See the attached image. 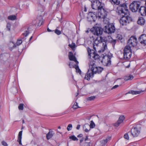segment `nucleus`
<instances>
[{
  "label": "nucleus",
  "mask_w": 146,
  "mask_h": 146,
  "mask_svg": "<svg viewBox=\"0 0 146 146\" xmlns=\"http://www.w3.org/2000/svg\"><path fill=\"white\" fill-rule=\"evenodd\" d=\"M133 78V76L131 75H130L129 76L126 77L125 79V80H131Z\"/></svg>",
  "instance_id": "obj_31"
},
{
  "label": "nucleus",
  "mask_w": 146,
  "mask_h": 146,
  "mask_svg": "<svg viewBox=\"0 0 146 146\" xmlns=\"http://www.w3.org/2000/svg\"><path fill=\"white\" fill-rule=\"evenodd\" d=\"M124 119V117L123 116H120L117 122L113 124L114 126L116 127H118L121 123L123 122Z\"/></svg>",
  "instance_id": "obj_14"
},
{
  "label": "nucleus",
  "mask_w": 146,
  "mask_h": 146,
  "mask_svg": "<svg viewBox=\"0 0 146 146\" xmlns=\"http://www.w3.org/2000/svg\"><path fill=\"white\" fill-rule=\"evenodd\" d=\"M54 134V132L52 131H50L46 135V138L48 140L51 138Z\"/></svg>",
  "instance_id": "obj_19"
},
{
  "label": "nucleus",
  "mask_w": 146,
  "mask_h": 146,
  "mask_svg": "<svg viewBox=\"0 0 146 146\" xmlns=\"http://www.w3.org/2000/svg\"><path fill=\"white\" fill-rule=\"evenodd\" d=\"M22 41L21 39H18L16 42V44L17 45H19L22 43Z\"/></svg>",
  "instance_id": "obj_39"
},
{
  "label": "nucleus",
  "mask_w": 146,
  "mask_h": 146,
  "mask_svg": "<svg viewBox=\"0 0 146 146\" xmlns=\"http://www.w3.org/2000/svg\"><path fill=\"white\" fill-rule=\"evenodd\" d=\"M111 137H108L106 139L103 140L101 141L102 143V145H104L105 144L110 140Z\"/></svg>",
  "instance_id": "obj_26"
},
{
  "label": "nucleus",
  "mask_w": 146,
  "mask_h": 146,
  "mask_svg": "<svg viewBox=\"0 0 146 146\" xmlns=\"http://www.w3.org/2000/svg\"><path fill=\"white\" fill-rule=\"evenodd\" d=\"M69 138L70 139L74 141H77L78 140V139L77 138V137L74 135H72L71 136H70L69 137Z\"/></svg>",
  "instance_id": "obj_34"
},
{
  "label": "nucleus",
  "mask_w": 146,
  "mask_h": 146,
  "mask_svg": "<svg viewBox=\"0 0 146 146\" xmlns=\"http://www.w3.org/2000/svg\"><path fill=\"white\" fill-rule=\"evenodd\" d=\"M11 27V25L9 23H7V26L6 28L8 29L9 31H10V30Z\"/></svg>",
  "instance_id": "obj_40"
},
{
  "label": "nucleus",
  "mask_w": 146,
  "mask_h": 146,
  "mask_svg": "<svg viewBox=\"0 0 146 146\" xmlns=\"http://www.w3.org/2000/svg\"><path fill=\"white\" fill-rule=\"evenodd\" d=\"M118 86H119L118 85H115L111 89L112 90L113 89H115L116 88H117Z\"/></svg>",
  "instance_id": "obj_46"
},
{
  "label": "nucleus",
  "mask_w": 146,
  "mask_h": 146,
  "mask_svg": "<svg viewBox=\"0 0 146 146\" xmlns=\"http://www.w3.org/2000/svg\"><path fill=\"white\" fill-rule=\"evenodd\" d=\"M89 67L91 71L93 72L94 74L96 73H99L101 72L103 69L101 67H97L94 61H91L90 62L89 64Z\"/></svg>",
  "instance_id": "obj_4"
},
{
  "label": "nucleus",
  "mask_w": 146,
  "mask_h": 146,
  "mask_svg": "<svg viewBox=\"0 0 146 146\" xmlns=\"http://www.w3.org/2000/svg\"><path fill=\"white\" fill-rule=\"evenodd\" d=\"M113 56V55L111 53H110L107 56H104L101 62L104 63L106 66H109L111 64V59Z\"/></svg>",
  "instance_id": "obj_7"
},
{
  "label": "nucleus",
  "mask_w": 146,
  "mask_h": 146,
  "mask_svg": "<svg viewBox=\"0 0 146 146\" xmlns=\"http://www.w3.org/2000/svg\"><path fill=\"white\" fill-rule=\"evenodd\" d=\"M91 31L94 35L100 36L102 34L103 29L100 27H95L91 29Z\"/></svg>",
  "instance_id": "obj_8"
},
{
  "label": "nucleus",
  "mask_w": 146,
  "mask_h": 146,
  "mask_svg": "<svg viewBox=\"0 0 146 146\" xmlns=\"http://www.w3.org/2000/svg\"><path fill=\"white\" fill-rule=\"evenodd\" d=\"M137 39L135 37H130L128 41V46L134 47L136 46L137 44Z\"/></svg>",
  "instance_id": "obj_11"
},
{
  "label": "nucleus",
  "mask_w": 146,
  "mask_h": 146,
  "mask_svg": "<svg viewBox=\"0 0 146 146\" xmlns=\"http://www.w3.org/2000/svg\"><path fill=\"white\" fill-rule=\"evenodd\" d=\"M88 137L87 136H86V138H84V141H86L87 140H88Z\"/></svg>",
  "instance_id": "obj_51"
},
{
  "label": "nucleus",
  "mask_w": 146,
  "mask_h": 146,
  "mask_svg": "<svg viewBox=\"0 0 146 146\" xmlns=\"http://www.w3.org/2000/svg\"><path fill=\"white\" fill-rule=\"evenodd\" d=\"M22 131H20L19 133L18 136L17 141L19 142V144L22 145L21 139L22 138Z\"/></svg>",
  "instance_id": "obj_20"
},
{
  "label": "nucleus",
  "mask_w": 146,
  "mask_h": 146,
  "mask_svg": "<svg viewBox=\"0 0 146 146\" xmlns=\"http://www.w3.org/2000/svg\"><path fill=\"white\" fill-rule=\"evenodd\" d=\"M78 64H76L74 65L73 67L75 68L77 72L78 73L80 74H81V71L80 69H79Z\"/></svg>",
  "instance_id": "obj_27"
},
{
  "label": "nucleus",
  "mask_w": 146,
  "mask_h": 146,
  "mask_svg": "<svg viewBox=\"0 0 146 146\" xmlns=\"http://www.w3.org/2000/svg\"><path fill=\"white\" fill-rule=\"evenodd\" d=\"M58 27H57L55 30H54V32L58 35H59L61 33V31L58 29Z\"/></svg>",
  "instance_id": "obj_30"
},
{
  "label": "nucleus",
  "mask_w": 146,
  "mask_h": 146,
  "mask_svg": "<svg viewBox=\"0 0 146 146\" xmlns=\"http://www.w3.org/2000/svg\"><path fill=\"white\" fill-rule=\"evenodd\" d=\"M83 141H84V138L82 137L80 141V143H81Z\"/></svg>",
  "instance_id": "obj_47"
},
{
  "label": "nucleus",
  "mask_w": 146,
  "mask_h": 146,
  "mask_svg": "<svg viewBox=\"0 0 146 146\" xmlns=\"http://www.w3.org/2000/svg\"><path fill=\"white\" fill-rule=\"evenodd\" d=\"M145 22V20L143 17H141L139 18L137 21L138 24L140 25H143Z\"/></svg>",
  "instance_id": "obj_23"
},
{
  "label": "nucleus",
  "mask_w": 146,
  "mask_h": 146,
  "mask_svg": "<svg viewBox=\"0 0 146 146\" xmlns=\"http://www.w3.org/2000/svg\"><path fill=\"white\" fill-rule=\"evenodd\" d=\"M78 108H79V107L78 106V103L77 102H75L74 104L72 106V108L74 109H76Z\"/></svg>",
  "instance_id": "obj_37"
},
{
  "label": "nucleus",
  "mask_w": 146,
  "mask_h": 146,
  "mask_svg": "<svg viewBox=\"0 0 146 146\" xmlns=\"http://www.w3.org/2000/svg\"><path fill=\"white\" fill-rule=\"evenodd\" d=\"M118 39L121 40V42H123L124 40V39L122 37H119Z\"/></svg>",
  "instance_id": "obj_43"
},
{
  "label": "nucleus",
  "mask_w": 146,
  "mask_h": 146,
  "mask_svg": "<svg viewBox=\"0 0 146 146\" xmlns=\"http://www.w3.org/2000/svg\"><path fill=\"white\" fill-rule=\"evenodd\" d=\"M124 138L127 140H128L129 139V135L127 133H126L124 134Z\"/></svg>",
  "instance_id": "obj_41"
},
{
  "label": "nucleus",
  "mask_w": 146,
  "mask_h": 146,
  "mask_svg": "<svg viewBox=\"0 0 146 146\" xmlns=\"http://www.w3.org/2000/svg\"><path fill=\"white\" fill-rule=\"evenodd\" d=\"M131 52V47L127 45L125 48L124 49V54L125 53Z\"/></svg>",
  "instance_id": "obj_22"
},
{
  "label": "nucleus",
  "mask_w": 146,
  "mask_h": 146,
  "mask_svg": "<svg viewBox=\"0 0 146 146\" xmlns=\"http://www.w3.org/2000/svg\"><path fill=\"white\" fill-rule=\"evenodd\" d=\"M141 129L140 127L136 126L133 128L131 130V136L133 137H138L140 133Z\"/></svg>",
  "instance_id": "obj_10"
},
{
  "label": "nucleus",
  "mask_w": 146,
  "mask_h": 146,
  "mask_svg": "<svg viewBox=\"0 0 146 146\" xmlns=\"http://www.w3.org/2000/svg\"><path fill=\"white\" fill-rule=\"evenodd\" d=\"M145 5L146 6V0L145 1Z\"/></svg>",
  "instance_id": "obj_60"
},
{
  "label": "nucleus",
  "mask_w": 146,
  "mask_h": 146,
  "mask_svg": "<svg viewBox=\"0 0 146 146\" xmlns=\"http://www.w3.org/2000/svg\"><path fill=\"white\" fill-rule=\"evenodd\" d=\"M69 46L70 48H72L74 47L75 46V44H74L73 45H72V44H69Z\"/></svg>",
  "instance_id": "obj_45"
},
{
  "label": "nucleus",
  "mask_w": 146,
  "mask_h": 146,
  "mask_svg": "<svg viewBox=\"0 0 146 146\" xmlns=\"http://www.w3.org/2000/svg\"><path fill=\"white\" fill-rule=\"evenodd\" d=\"M47 30L49 32H51L54 31V30L52 31L50 29H49L48 28H47Z\"/></svg>",
  "instance_id": "obj_50"
},
{
  "label": "nucleus",
  "mask_w": 146,
  "mask_h": 146,
  "mask_svg": "<svg viewBox=\"0 0 146 146\" xmlns=\"http://www.w3.org/2000/svg\"><path fill=\"white\" fill-rule=\"evenodd\" d=\"M94 73L89 68L88 69V71L85 75V79L88 80H90V78H92L93 77Z\"/></svg>",
  "instance_id": "obj_12"
},
{
  "label": "nucleus",
  "mask_w": 146,
  "mask_h": 146,
  "mask_svg": "<svg viewBox=\"0 0 146 146\" xmlns=\"http://www.w3.org/2000/svg\"><path fill=\"white\" fill-rule=\"evenodd\" d=\"M107 37H96L93 43V48L95 50H96L95 46H97L99 43H103V49L102 51L104 52L107 49V44L108 42Z\"/></svg>",
  "instance_id": "obj_3"
},
{
  "label": "nucleus",
  "mask_w": 146,
  "mask_h": 146,
  "mask_svg": "<svg viewBox=\"0 0 146 146\" xmlns=\"http://www.w3.org/2000/svg\"><path fill=\"white\" fill-rule=\"evenodd\" d=\"M99 12L95 14L94 13L92 12H89L87 16L88 20L89 21L94 22L96 19H104V21L105 22V19L106 16H105L104 17H100L98 16L99 15Z\"/></svg>",
  "instance_id": "obj_5"
},
{
  "label": "nucleus",
  "mask_w": 146,
  "mask_h": 146,
  "mask_svg": "<svg viewBox=\"0 0 146 146\" xmlns=\"http://www.w3.org/2000/svg\"><path fill=\"white\" fill-rule=\"evenodd\" d=\"M131 56V52L125 53L124 54V58L126 59H129L130 58Z\"/></svg>",
  "instance_id": "obj_24"
},
{
  "label": "nucleus",
  "mask_w": 146,
  "mask_h": 146,
  "mask_svg": "<svg viewBox=\"0 0 146 146\" xmlns=\"http://www.w3.org/2000/svg\"><path fill=\"white\" fill-rule=\"evenodd\" d=\"M92 7L93 9L98 10L99 12L98 16L104 17L107 15V12L104 8V4L99 1L95 0L92 2Z\"/></svg>",
  "instance_id": "obj_2"
},
{
  "label": "nucleus",
  "mask_w": 146,
  "mask_h": 146,
  "mask_svg": "<svg viewBox=\"0 0 146 146\" xmlns=\"http://www.w3.org/2000/svg\"><path fill=\"white\" fill-rule=\"evenodd\" d=\"M45 0H44V1Z\"/></svg>",
  "instance_id": "obj_63"
},
{
  "label": "nucleus",
  "mask_w": 146,
  "mask_h": 146,
  "mask_svg": "<svg viewBox=\"0 0 146 146\" xmlns=\"http://www.w3.org/2000/svg\"><path fill=\"white\" fill-rule=\"evenodd\" d=\"M104 22L105 23H107L108 24L105 26V32L108 34L113 33L115 31V28L113 23H109L108 21Z\"/></svg>",
  "instance_id": "obj_6"
},
{
  "label": "nucleus",
  "mask_w": 146,
  "mask_h": 146,
  "mask_svg": "<svg viewBox=\"0 0 146 146\" xmlns=\"http://www.w3.org/2000/svg\"><path fill=\"white\" fill-rule=\"evenodd\" d=\"M68 57L69 60L74 61L77 64H78V62L77 60L75 57L74 56L73 53L71 52H69Z\"/></svg>",
  "instance_id": "obj_13"
},
{
  "label": "nucleus",
  "mask_w": 146,
  "mask_h": 146,
  "mask_svg": "<svg viewBox=\"0 0 146 146\" xmlns=\"http://www.w3.org/2000/svg\"><path fill=\"white\" fill-rule=\"evenodd\" d=\"M139 12L142 16H146V6L141 7L139 9Z\"/></svg>",
  "instance_id": "obj_15"
},
{
  "label": "nucleus",
  "mask_w": 146,
  "mask_h": 146,
  "mask_svg": "<svg viewBox=\"0 0 146 146\" xmlns=\"http://www.w3.org/2000/svg\"><path fill=\"white\" fill-rule=\"evenodd\" d=\"M89 125L88 124H85L83 126V129L84 131L86 132H88L90 130V128L89 127V129H88L87 127H89Z\"/></svg>",
  "instance_id": "obj_25"
},
{
  "label": "nucleus",
  "mask_w": 146,
  "mask_h": 146,
  "mask_svg": "<svg viewBox=\"0 0 146 146\" xmlns=\"http://www.w3.org/2000/svg\"><path fill=\"white\" fill-rule=\"evenodd\" d=\"M24 105L23 104H20L18 106L19 109V110H23V109Z\"/></svg>",
  "instance_id": "obj_38"
},
{
  "label": "nucleus",
  "mask_w": 146,
  "mask_h": 146,
  "mask_svg": "<svg viewBox=\"0 0 146 146\" xmlns=\"http://www.w3.org/2000/svg\"><path fill=\"white\" fill-rule=\"evenodd\" d=\"M89 55L90 56V58H94L95 60L98 59L99 58V55L97 53H95V52H93L92 53H89Z\"/></svg>",
  "instance_id": "obj_17"
},
{
  "label": "nucleus",
  "mask_w": 146,
  "mask_h": 146,
  "mask_svg": "<svg viewBox=\"0 0 146 146\" xmlns=\"http://www.w3.org/2000/svg\"><path fill=\"white\" fill-rule=\"evenodd\" d=\"M96 97L95 96H91L88 97L87 98V100L89 101H91L94 100Z\"/></svg>",
  "instance_id": "obj_35"
},
{
  "label": "nucleus",
  "mask_w": 146,
  "mask_h": 146,
  "mask_svg": "<svg viewBox=\"0 0 146 146\" xmlns=\"http://www.w3.org/2000/svg\"><path fill=\"white\" fill-rule=\"evenodd\" d=\"M33 37H31L29 39V41L31 40L32 39Z\"/></svg>",
  "instance_id": "obj_57"
},
{
  "label": "nucleus",
  "mask_w": 146,
  "mask_h": 146,
  "mask_svg": "<svg viewBox=\"0 0 146 146\" xmlns=\"http://www.w3.org/2000/svg\"><path fill=\"white\" fill-rule=\"evenodd\" d=\"M85 32L86 33H89V31L88 30H86V31H85Z\"/></svg>",
  "instance_id": "obj_53"
},
{
  "label": "nucleus",
  "mask_w": 146,
  "mask_h": 146,
  "mask_svg": "<svg viewBox=\"0 0 146 146\" xmlns=\"http://www.w3.org/2000/svg\"><path fill=\"white\" fill-rule=\"evenodd\" d=\"M83 136V135L82 134H80L77 136V137H81Z\"/></svg>",
  "instance_id": "obj_48"
},
{
  "label": "nucleus",
  "mask_w": 146,
  "mask_h": 146,
  "mask_svg": "<svg viewBox=\"0 0 146 146\" xmlns=\"http://www.w3.org/2000/svg\"><path fill=\"white\" fill-rule=\"evenodd\" d=\"M110 41H108V42H110L112 44L113 46V47L114 46L115 44V43H116V40L113 39L111 37H110ZM108 43V42H107V43Z\"/></svg>",
  "instance_id": "obj_28"
},
{
  "label": "nucleus",
  "mask_w": 146,
  "mask_h": 146,
  "mask_svg": "<svg viewBox=\"0 0 146 146\" xmlns=\"http://www.w3.org/2000/svg\"><path fill=\"white\" fill-rule=\"evenodd\" d=\"M31 31L29 28H28L27 30L25 31V32L23 33V35L24 36H31ZM33 35H31V36H32Z\"/></svg>",
  "instance_id": "obj_21"
},
{
  "label": "nucleus",
  "mask_w": 146,
  "mask_h": 146,
  "mask_svg": "<svg viewBox=\"0 0 146 146\" xmlns=\"http://www.w3.org/2000/svg\"><path fill=\"white\" fill-rule=\"evenodd\" d=\"M146 36V35H145V34H142V35H141V36H140L142 37V36Z\"/></svg>",
  "instance_id": "obj_52"
},
{
  "label": "nucleus",
  "mask_w": 146,
  "mask_h": 146,
  "mask_svg": "<svg viewBox=\"0 0 146 146\" xmlns=\"http://www.w3.org/2000/svg\"><path fill=\"white\" fill-rule=\"evenodd\" d=\"M111 3L116 5H118L120 3V1L118 0H111Z\"/></svg>",
  "instance_id": "obj_32"
},
{
  "label": "nucleus",
  "mask_w": 146,
  "mask_h": 146,
  "mask_svg": "<svg viewBox=\"0 0 146 146\" xmlns=\"http://www.w3.org/2000/svg\"><path fill=\"white\" fill-rule=\"evenodd\" d=\"M58 128L59 129H61V127L60 126H59L58 127Z\"/></svg>",
  "instance_id": "obj_58"
},
{
  "label": "nucleus",
  "mask_w": 146,
  "mask_h": 146,
  "mask_svg": "<svg viewBox=\"0 0 146 146\" xmlns=\"http://www.w3.org/2000/svg\"><path fill=\"white\" fill-rule=\"evenodd\" d=\"M118 13L119 14H121L123 16L120 20V23L122 25H126L131 21V18L128 16L129 11L125 4L121 5L118 10Z\"/></svg>",
  "instance_id": "obj_1"
},
{
  "label": "nucleus",
  "mask_w": 146,
  "mask_h": 146,
  "mask_svg": "<svg viewBox=\"0 0 146 146\" xmlns=\"http://www.w3.org/2000/svg\"><path fill=\"white\" fill-rule=\"evenodd\" d=\"M16 47V46L15 45V44H14V45H13V47L14 48H15V47Z\"/></svg>",
  "instance_id": "obj_56"
},
{
  "label": "nucleus",
  "mask_w": 146,
  "mask_h": 146,
  "mask_svg": "<svg viewBox=\"0 0 146 146\" xmlns=\"http://www.w3.org/2000/svg\"><path fill=\"white\" fill-rule=\"evenodd\" d=\"M140 6L139 2L134 1L130 5V9L132 12H135L137 11Z\"/></svg>",
  "instance_id": "obj_9"
},
{
  "label": "nucleus",
  "mask_w": 146,
  "mask_h": 146,
  "mask_svg": "<svg viewBox=\"0 0 146 146\" xmlns=\"http://www.w3.org/2000/svg\"><path fill=\"white\" fill-rule=\"evenodd\" d=\"M41 5H40L38 7V9L41 12H43L44 10V8L42 7V9H40V7H41Z\"/></svg>",
  "instance_id": "obj_44"
},
{
  "label": "nucleus",
  "mask_w": 146,
  "mask_h": 146,
  "mask_svg": "<svg viewBox=\"0 0 146 146\" xmlns=\"http://www.w3.org/2000/svg\"><path fill=\"white\" fill-rule=\"evenodd\" d=\"M1 143L4 146H7L8 145L7 143L5 141H3L1 142Z\"/></svg>",
  "instance_id": "obj_42"
},
{
  "label": "nucleus",
  "mask_w": 146,
  "mask_h": 146,
  "mask_svg": "<svg viewBox=\"0 0 146 146\" xmlns=\"http://www.w3.org/2000/svg\"><path fill=\"white\" fill-rule=\"evenodd\" d=\"M36 21L37 22V25L38 26L41 25L43 22V20L41 16H40L37 18Z\"/></svg>",
  "instance_id": "obj_16"
},
{
  "label": "nucleus",
  "mask_w": 146,
  "mask_h": 146,
  "mask_svg": "<svg viewBox=\"0 0 146 146\" xmlns=\"http://www.w3.org/2000/svg\"><path fill=\"white\" fill-rule=\"evenodd\" d=\"M16 17L15 15H11L8 17V19L11 20H14L16 19Z\"/></svg>",
  "instance_id": "obj_29"
},
{
  "label": "nucleus",
  "mask_w": 146,
  "mask_h": 146,
  "mask_svg": "<svg viewBox=\"0 0 146 146\" xmlns=\"http://www.w3.org/2000/svg\"><path fill=\"white\" fill-rule=\"evenodd\" d=\"M143 91H134V90H131L129 91L127 93L125 94L126 95L128 94H131L132 95H136L140 94L141 93L143 92Z\"/></svg>",
  "instance_id": "obj_18"
},
{
  "label": "nucleus",
  "mask_w": 146,
  "mask_h": 146,
  "mask_svg": "<svg viewBox=\"0 0 146 146\" xmlns=\"http://www.w3.org/2000/svg\"><path fill=\"white\" fill-rule=\"evenodd\" d=\"M58 4H57V7H58Z\"/></svg>",
  "instance_id": "obj_59"
},
{
  "label": "nucleus",
  "mask_w": 146,
  "mask_h": 146,
  "mask_svg": "<svg viewBox=\"0 0 146 146\" xmlns=\"http://www.w3.org/2000/svg\"><path fill=\"white\" fill-rule=\"evenodd\" d=\"M85 11H86V9H85Z\"/></svg>",
  "instance_id": "obj_62"
},
{
  "label": "nucleus",
  "mask_w": 146,
  "mask_h": 146,
  "mask_svg": "<svg viewBox=\"0 0 146 146\" xmlns=\"http://www.w3.org/2000/svg\"><path fill=\"white\" fill-rule=\"evenodd\" d=\"M72 127V125L71 124H69L68 126L67 127V130L68 131H70V130H71Z\"/></svg>",
  "instance_id": "obj_36"
},
{
  "label": "nucleus",
  "mask_w": 146,
  "mask_h": 146,
  "mask_svg": "<svg viewBox=\"0 0 146 146\" xmlns=\"http://www.w3.org/2000/svg\"><path fill=\"white\" fill-rule=\"evenodd\" d=\"M22 123H25V122H24V119L22 120Z\"/></svg>",
  "instance_id": "obj_54"
},
{
  "label": "nucleus",
  "mask_w": 146,
  "mask_h": 146,
  "mask_svg": "<svg viewBox=\"0 0 146 146\" xmlns=\"http://www.w3.org/2000/svg\"><path fill=\"white\" fill-rule=\"evenodd\" d=\"M69 66H70V68H71L72 67L71 66V65H70V63L69 64Z\"/></svg>",
  "instance_id": "obj_55"
},
{
  "label": "nucleus",
  "mask_w": 146,
  "mask_h": 146,
  "mask_svg": "<svg viewBox=\"0 0 146 146\" xmlns=\"http://www.w3.org/2000/svg\"><path fill=\"white\" fill-rule=\"evenodd\" d=\"M80 125H78L77 126L76 129H79L80 128Z\"/></svg>",
  "instance_id": "obj_49"
},
{
  "label": "nucleus",
  "mask_w": 146,
  "mask_h": 146,
  "mask_svg": "<svg viewBox=\"0 0 146 146\" xmlns=\"http://www.w3.org/2000/svg\"><path fill=\"white\" fill-rule=\"evenodd\" d=\"M109 1L111 2V0H109Z\"/></svg>",
  "instance_id": "obj_61"
},
{
  "label": "nucleus",
  "mask_w": 146,
  "mask_h": 146,
  "mask_svg": "<svg viewBox=\"0 0 146 146\" xmlns=\"http://www.w3.org/2000/svg\"><path fill=\"white\" fill-rule=\"evenodd\" d=\"M90 128H93L95 126V125L93 121H90V123L89 125Z\"/></svg>",
  "instance_id": "obj_33"
}]
</instances>
